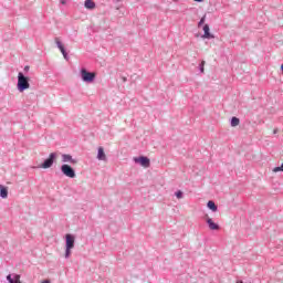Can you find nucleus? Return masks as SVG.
<instances>
[{
  "label": "nucleus",
  "instance_id": "obj_25",
  "mask_svg": "<svg viewBox=\"0 0 283 283\" xmlns=\"http://www.w3.org/2000/svg\"><path fill=\"white\" fill-rule=\"evenodd\" d=\"M42 283H50V281L49 280H44Z\"/></svg>",
  "mask_w": 283,
  "mask_h": 283
},
{
  "label": "nucleus",
  "instance_id": "obj_8",
  "mask_svg": "<svg viewBox=\"0 0 283 283\" xmlns=\"http://www.w3.org/2000/svg\"><path fill=\"white\" fill-rule=\"evenodd\" d=\"M206 222H207L210 231H219L220 230V226L218 223L213 222V219L208 218L206 220Z\"/></svg>",
  "mask_w": 283,
  "mask_h": 283
},
{
  "label": "nucleus",
  "instance_id": "obj_24",
  "mask_svg": "<svg viewBox=\"0 0 283 283\" xmlns=\"http://www.w3.org/2000/svg\"><path fill=\"white\" fill-rule=\"evenodd\" d=\"M193 1H196L197 3H202V1L205 0H193Z\"/></svg>",
  "mask_w": 283,
  "mask_h": 283
},
{
  "label": "nucleus",
  "instance_id": "obj_26",
  "mask_svg": "<svg viewBox=\"0 0 283 283\" xmlns=\"http://www.w3.org/2000/svg\"><path fill=\"white\" fill-rule=\"evenodd\" d=\"M124 83L127 81V77H123Z\"/></svg>",
  "mask_w": 283,
  "mask_h": 283
},
{
  "label": "nucleus",
  "instance_id": "obj_19",
  "mask_svg": "<svg viewBox=\"0 0 283 283\" xmlns=\"http://www.w3.org/2000/svg\"><path fill=\"white\" fill-rule=\"evenodd\" d=\"M205 61H201V63L199 64V71L201 74H205Z\"/></svg>",
  "mask_w": 283,
  "mask_h": 283
},
{
  "label": "nucleus",
  "instance_id": "obj_14",
  "mask_svg": "<svg viewBox=\"0 0 283 283\" xmlns=\"http://www.w3.org/2000/svg\"><path fill=\"white\" fill-rule=\"evenodd\" d=\"M207 207H208V209H210V211H213V212L218 211V206L216 205V202H213L211 200L208 201Z\"/></svg>",
  "mask_w": 283,
  "mask_h": 283
},
{
  "label": "nucleus",
  "instance_id": "obj_20",
  "mask_svg": "<svg viewBox=\"0 0 283 283\" xmlns=\"http://www.w3.org/2000/svg\"><path fill=\"white\" fill-rule=\"evenodd\" d=\"M274 174H277V171H283V163L281 166L273 168Z\"/></svg>",
  "mask_w": 283,
  "mask_h": 283
},
{
  "label": "nucleus",
  "instance_id": "obj_11",
  "mask_svg": "<svg viewBox=\"0 0 283 283\" xmlns=\"http://www.w3.org/2000/svg\"><path fill=\"white\" fill-rule=\"evenodd\" d=\"M97 160L107 161V155H105V149L103 147H98L97 149Z\"/></svg>",
  "mask_w": 283,
  "mask_h": 283
},
{
  "label": "nucleus",
  "instance_id": "obj_4",
  "mask_svg": "<svg viewBox=\"0 0 283 283\" xmlns=\"http://www.w3.org/2000/svg\"><path fill=\"white\" fill-rule=\"evenodd\" d=\"M61 172L63 176H66V178H76V170L67 164L61 166Z\"/></svg>",
  "mask_w": 283,
  "mask_h": 283
},
{
  "label": "nucleus",
  "instance_id": "obj_23",
  "mask_svg": "<svg viewBox=\"0 0 283 283\" xmlns=\"http://www.w3.org/2000/svg\"><path fill=\"white\" fill-rule=\"evenodd\" d=\"M61 3H62V6H65V3H67V1L66 0H61Z\"/></svg>",
  "mask_w": 283,
  "mask_h": 283
},
{
  "label": "nucleus",
  "instance_id": "obj_28",
  "mask_svg": "<svg viewBox=\"0 0 283 283\" xmlns=\"http://www.w3.org/2000/svg\"><path fill=\"white\" fill-rule=\"evenodd\" d=\"M172 1H178V0H172Z\"/></svg>",
  "mask_w": 283,
  "mask_h": 283
},
{
  "label": "nucleus",
  "instance_id": "obj_9",
  "mask_svg": "<svg viewBox=\"0 0 283 283\" xmlns=\"http://www.w3.org/2000/svg\"><path fill=\"white\" fill-rule=\"evenodd\" d=\"M62 163H70L71 165H76V163H78V160L73 159L72 155H70V154H63L62 155Z\"/></svg>",
  "mask_w": 283,
  "mask_h": 283
},
{
  "label": "nucleus",
  "instance_id": "obj_16",
  "mask_svg": "<svg viewBox=\"0 0 283 283\" xmlns=\"http://www.w3.org/2000/svg\"><path fill=\"white\" fill-rule=\"evenodd\" d=\"M60 52H62V55L65 59V61H70V55L67 54L65 46H62V49H60Z\"/></svg>",
  "mask_w": 283,
  "mask_h": 283
},
{
  "label": "nucleus",
  "instance_id": "obj_13",
  "mask_svg": "<svg viewBox=\"0 0 283 283\" xmlns=\"http://www.w3.org/2000/svg\"><path fill=\"white\" fill-rule=\"evenodd\" d=\"M0 198H8V187L0 185Z\"/></svg>",
  "mask_w": 283,
  "mask_h": 283
},
{
  "label": "nucleus",
  "instance_id": "obj_22",
  "mask_svg": "<svg viewBox=\"0 0 283 283\" xmlns=\"http://www.w3.org/2000/svg\"><path fill=\"white\" fill-rule=\"evenodd\" d=\"M24 72H25V73L30 72V66H28V65L24 66Z\"/></svg>",
  "mask_w": 283,
  "mask_h": 283
},
{
  "label": "nucleus",
  "instance_id": "obj_10",
  "mask_svg": "<svg viewBox=\"0 0 283 283\" xmlns=\"http://www.w3.org/2000/svg\"><path fill=\"white\" fill-rule=\"evenodd\" d=\"M7 281L9 283H21V275L19 274H13V277H12V274H8L7 275Z\"/></svg>",
  "mask_w": 283,
  "mask_h": 283
},
{
  "label": "nucleus",
  "instance_id": "obj_18",
  "mask_svg": "<svg viewBox=\"0 0 283 283\" xmlns=\"http://www.w3.org/2000/svg\"><path fill=\"white\" fill-rule=\"evenodd\" d=\"M55 44L57 46L59 50H63V42H61V40H59V38H55Z\"/></svg>",
  "mask_w": 283,
  "mask_h": 283
},
{
  "label": "nucleus",
  "instance_id": "obj_12",
  "mask_svg": "<svg viewBox=\"0 0 283 283\" xmlns=\"http://www.w3.org/2000/svg\"><path fill=\"white\" fill-rule=\"evenodd\" d=\"M84 8H86V10H94L96 3L93 0H85Z\"/></svg>",
  "mask_w": 283,
  "mask_h": 283
},
{
  "label": "nucleus",
  "instance_id": "obj_15",
  "mask_svg": "<svg viewBox=\"0 0 283 283\" xmlns=\"http://www.w3.org/2000/svg\"><path fill=\"white\" fill-rule=\"evenodd\" d=\"M230 125H231V127H238V125H240V118L232 117L230 120Z\"/></svg>",
  "mask_w": 283,
  "mask_h": 283
},
{
  "label": "nucleus",
  "instance_id": "obj_21",
  "mask_svg": "<svg viewBox=\"0 0 283 283\" xmlns=\"http://www.w3.org/2000/svg\"><path fill=\"white\" fill-rule=\"evenodd\" d=\"M205 17H202L198 23V27L200 28V25H205Z\"/></svg>",
  "mask_w": 283,
  "mask_h": 283
},
{
  "label": "nucleus",
  "instance_id": "obj_17",
  "mask_svg": "<svg viewBox=\"0 0 283 283\" xmlns=\"http://www.w3.org/2000/svg\"><path fill=\"white\" fill-rule=\"evenodd\" d=\"M175 196L178 200H181V198H185V192H182V190H178L175 192Z\"/></svg>",
  "mask_w": 283,
  "mask_h": 283
},
{
  "label": "nucleus",
  "instance_id": "obj_3",
  "mask_svg": "<svg viewBox=\"0 0 283 283\" xmlns=\"http://www.w3.org/2000/svg\"><path fill=\"white\" fill-rule=\"evenodd\" d=\"M81 78L84 83H94L96 81V73L81 69Z\"/></svg>",
  "mask_w": 283,
  "mask_h": 283
},
{
  "label": "nucleus",
  "instance_id": "obj_7",
  "mask_svg": "<svg viewBox=\"0 0 283 283\" xmlns=\"http://www.w3.org/2000/svg\"><path fill=\"white\" fill-rule=\"evenodd\" d=\"M201 39H216V36L210 32L209 24L203 25V34L201 35Z\"/></svg>",
  "mask_w": 283,
  "mask_h": 283
},
{
  "label": "nucleus",
  "instance_id": "obj_2",
  "mask_svg": "<svg viewBox=\"0 0 283 283\" xmlns=\"http://www.w3.org/2000/svg\"><path fill=\"white\" fill-rule=\"evenodd\" d=\"M76 242V238L74 234H66L65 235V259L67 260L70 255H72V249H74V244Z\"/></svg>",
  "mask_w": 283,
  "mask_h": 283
},
{
  "label": "nucleus",
  "instance_id": "obj_6",
  "mask_svg": "<svg viewBox=\"0 0 283 283\" xmlns=\"http://www.w3.org/2000/svg\"><path fill=\"white\" fill-rule=\"evenodd\" d=\"M134 160L142 167H145V169H147L151 166V160L145 156L135 157Z\"/></svg>",
  "mask_w": 283,
  "mask_h": 283
},
{
  "label": "nucleus",
  "instance_id": "obj_27",
  "mask_svg": "<svg viewBox=\"0 0 283 283\" xmlns=\"http://www.w3.org/2000/svg\"><path fill=\"white\" fill-rule=\"evenodd\" d=\"M273 134H277V129H274Z\"/></svg>",
  "mask_w": 283,
  "mask_h": 283
},
{
  "label": "nucleus",
  "instance_id": "obj_5",
  "mask_svg": "<svg viewBox=\"0 0 283 283\" xmlns=\"http://www.w3.org/2000/svg\"><path fill=\"white\" fill-rule=\"evenodd\" d=\"M56 153H51L49 155V158H46L41 165V169H50V167H52V165H54V163L56 161Z\"/></svg>",
  "mask_w": 283,
  "mask_h": 283
},
{
  "label": "nucleus",
  "instance_id": "obj_1",
  "mask_svg": "<svg viewBox=\"0 0 283 283\" xmlns=\"http://www.w3.org/2000/svg\"><path fill=\"white\" fill-rule=\"evenodd\" d=\"M17 90L18 92H25V90H30V77L25 76L23 72L18 73Z\"/></svg>",
  "mask_w": 283,
  "mask_h": 283
}]
</instances>
